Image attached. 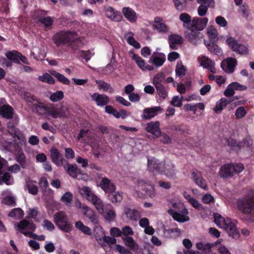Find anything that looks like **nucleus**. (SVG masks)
Returning a JSON list of instances; mask_svg holds the SVG:
<instances>
[{
	"label": "nucleus",
	"instance_id": "680f3d73",
	"mask_svg": "<svg viewBox=\"0 0 254 254\" xmlns=\"http://www.w3.org/2000/svg\"><path fill=\"white\" fill-rule=\"evenodd\" d=\"M186 71L187 68L185 65L181 64L180 66L179 63L177 64L175 69L176 75L182 77L186 74Z\"/></svg>",
	"mask_w": 254,
	"mask_h": 254
},
{
	"label": "nucleus",
	"instance_id": "6e6552de",
	"mask_svg": "<svg viewBox=\"0 0 254 254\" xmlns=\"http://www.w3.org/2000/svg\"><path fill=\"white\" fill-rule=\"evenodd\" d=\"M137 188L144 197L153 198L156 195L154 188L149 184L144 183L143 181L138 183Z\"/></svg>",
	"mask_w": 254,
	"mask_h": 254
},
{
	"label": "nucleus",
	"instance_id": "423d86ee",
	"mask_svg": "<svg viewBox=\"0 0 254 254\" xmlns=\"http://www.w3.org/2000/svg\"><path fill=\"white\" fill-rule=\"evenodd\" d=\"M18 122V121L15 118L13 121H9L7 125V131L13 138L17 139L21 142H24L26 141V139L23 133L15 126Z\"/></svg>",
	"mask_w": 254,
	"mask_h": 254
},
{
	"label": "nucleus",
	"instance_id": "7ed1b4c3",
	"mask_svg": "<svg viewBox=\"0 0 254 254\" xmlns=\"http://www.w3.org/2000/svg\"><path fill=\"white\" fill-rule=\"evenodd\" d=\"M100 186L104 191L108 194V199L113 203L121 202L123 199L122 192L116 191V187L108 178H102Z\"/></svg>",
	"mask_w": 254,
	"mask_h": 254
},
{
	"label": "nucleus",
	"instance_id": "a18cd8bd",
	"mask_svg": "<svg viewBox=\"0 0 254 254\" xmlns=\"http://www.w3.org/2000/svg\"><path fill=\"white\" fill-rule=\"evenodd\" d=\"M24 212L20 208L13 209L9 213L8 216L15 219H20L23 217Z\"/></svg>",
	"mask_w": 254,
	"mask_h": 254
},
{
	"label": "nucleus",
	"instance_id": "f3484780",
	"mask_svg": "<svg viewBox=\"0 0 254 254\" xmlns=\"http://www.w3.org/2000/svg\"><path fill=\"white\" fill-rule=\"evenodd\" d=\"M125 245L132 251L135 254H140L141 252V249L132 237H126L123 239Z\"/></svg>",
	"mask_w": 254,
	"mask_h": 254
},
{
	"label": "nucleus",
	"instance_id": "ea45409f",
	"mask_svg": "<svg viewBox=\"0 0 254 254\" xmlns=\"http://www.w3.org/2000/svg\"><path fill=\"white\" fill-rule=\"evenodd\" d=\"M75 227L79 231L87 235H91L92 234V231L91 229L84 225L83 222L81 221H77L75 224Z\"/></svg>",
	"mask_w": 254,
	"mask_h": 254
},
{
	"label": "nucleus",
	"instance_id": "a211bd4d",
	"mask_svg": "<svg viewBox=\"0 0 254 254\" xmlns=\"http://www.w3.org/2000/svg\"><path fill=\"white\" fill-rule=\"evenodd\" d=\"M167 212L174 220L179 222L184 223L190 220V217L188 216L181 214L173 208L168 209Z\"/></svg>",
	"mask_w": 254,
	"mask_h": 254
},
{
	"label": "nucleus",
	"instance_id": "e433bc0d",
	"mask_svg": "<svg viewBox=\"0 0 254 254\" xmlns=\"http://www.w3.org/2000/svg\"><path fill=\"white\" fill-rule=\"evenodd\" d=\"M205 44L210 52L213 53L218 56H220L222 55V51L215 42H210L207 44L205 43Z\"/></svg>",
	"mask_w": 254,
	"mask_h": 254
},
{
	"label": "nucleus",
	"instance_id": "c85d7f7f",
	"mask_svg": "<svg viewBox=\"0 0 254 254\" xmlns=\"http://www.w3.org/2000/svg\"><path fill=\"white\" fill-rule=\"evenodd\" d=\"M169 43L171 49L177 50L178 46L176 45L182 44L183 38L179 35L172 34L169 36Z\"/></svg>",
	"mask_w": 254,
	"mask_h": 254
},
{
	"label": "nucleus",
	"instance_id": "0e129e2a",
	"mask_svg": "<svg viewBox=\"0 0 254 254\" xmlns=\"http://www.w3.org/2000/svg\"><path fill=\"white\" fill-rule=\"evenodd\" d=\"M122 239L124 238H126V237H130L129 235H132L133 234V232L132 231V228L128 226H126L122 228Z\"/></svg>",
	"mask_w": 254,
	"mask_h": 254
},
{
	"label": "nucleus",
	"instance_id": "1a4fd4ad",
	"mask_svg": "<svg viewBox=\"0 0 254 254\" xmlns=\"http://www.w3.org/2000/svg\"><path fill=\"white\" fill-rule=\"evenodd\" d=\"M66 172L72 178L81 179L83 174L80 169L78 168L76 164H70L66 161V165H64Z\"/></svg>",
	"mask_w": 254,
	"mask_h": 254
},
{
	"label": "nucleus",
	"instance_id": "aec40b11",
	"mask_svg": "<svg viewBox=\"0 0 254 254\" xmlns=\"http://www.w3.org/2000/svg\"><path fill=\"white\" fill-rule=\"evenodd\" d=\"M234 170L231 164H227L221 166L219 174L221 177L224 179L232 177L234 175Z\"/></svg>",
	"mask_w": 254,
	"mask_h": 254
},
{
	"label": "nucleus",
	"instance_id": "2eb2a0df",
	"mask_svg": "<svg viewBox=\"0 0 254 254\" xmlns=\"http://www.w3.org/2000/svg\"><path fill=\"white\" fill-rule=\"evenodd\" d=\"M104 11L106 16L113 21H120L122 19L123 16L121 13L115 10L109 5L104 7Z\"/></svg>",
	"mask_w": 254,
	"mask_h": 254
},
{
	"label": "nucleus",
	"instance_id": "603ef678",
	"mask_svg": "<svg viewBox=\"0 0 254 254\" xmlns=\"http://www.w3.org/2000/svg\"><path fill=\"white\" fill-rule=\"evenodd\" d=\"M214 222L220 228H222L226 222V219L224 218L219 214H214Z\"/></svg>",
	"mask_w": 254,
	"mask_h": 254
},
{
	"label": "nucleus",
	"instance_id": "69168bd1",
	"mask_svg": "<svg viewBox=\"0 0 254 254\" xmlns=\"http://www.w3.org/2000/svg\"><path fill=\"white\" fill-rule=\"evenodd\" d=\"M247 114V111L245 107L241 106L238 108L235 112V116L237 118L241 119Z\"/></svg>",
	"mask_w": 254,
	"mask_h": 254
},
{
	"label": "nucleus",
	"instance_id": "09e8293b",
	"mask_svg": "<svg viewBox=\"0 0 254 254\" xmlns=\"http://www.w3.org/2000/svg\"><path fill=\"white\" fill-rule=\"evenodd\" d=\"M180 19L184 22V26H186V24L188 25V28L191 26L192 20L191 16L187 13H182L180 15Z\"/></svg>",
	"mask_w": 254,
	"mask_h": 254
},
{
	"label": "nucleus",
	"instance_id": "4468645a",
	"mask_svg": "<svg viewBox=\"0 0 254 254\" xmlns=\"http://www.w3.org/2000/svg\"><path fill=\"white\" fill-rule=\"evenodd\" d=\"M190 32L188 33L187 38L190 43L197 45L201 42L203 35L198 30H196L193 28H189Z\"/></svg>",
	"mask_w": 254,
	"mask_h": 254
},
{
	"label": "nucleus",
	"instance_id": "bb28decb",
	"mask_svg": "<svg viewBox=\"0 0 254 254\" xmlns=\"http://www.w3.org/2000/svg\"><path fill=\"white\" fill-rule=\"evenodd\" d=\"M133 59L135 61L138 66L142 70L151 71L154 69L153 66L146 64L145 61L137 55L134 54L133 56Z\"/></svg>",
	"mask_w": 254,
	"mask_h": 254
},
{
	"label": "nucleus",
	"instance_id": "8fccbe9b",
	"mask_svg": "<svg viewBox=\"0 0 254 254\" xmlns=\"http://www.w3.org/2000/svg\"><path fill=\"white\" fill-rule=\"evenodd\" d=\"M53 23V18L49 16H47L39 23L43 25L45 29H50L52 28Z\"/></svg>",
	"mask_w": 254,
	"mask_h": 254
},
{
	"label": "nucleus",
	"instance_id": "79ce46f5",
	"mask_svg": "<svg viewBox=\"0 0 254 254\" xmlns=\"http://www.w3.org/2000/svg\"><path fill=\"white\" fill-rule=\"evenodd\" d=\"M180 231L178 228H164L163 230L164 236L168 238H174L178 235Z\"/></svg>",
	"mask_w": 254,
	"mask_h": 254
},
{
	"label": "nucleus",
	"instance_id": "052dcab7",
	"mask_svg": "<svg viewBox=\"0 0 254 254\" xmlns=\"http://www.w3.org/2000/svg\"><path fill=\"white\" fill-rule=\"evenodd\" d=\"M165 78V74L163 72H159L156 74L153 79V84L154 85L162 84L161 82Z\"/></svg>",
	"mask_w": 254,
	"mask_h": 254
},
{
	"label": "nucleus",
	"instance_id": "864d4df0",
	"mask_svg": "<svg viewBox=\"0 0 254 254\" xmlns=\"http://www.w3.org/2000/svg\"><path fill=\"white\" fill-rule=\"evenodd\" d=\"M213 244L210 243H204L203 242H198L196 244V247L197 249L202 251H210Z\"/></svg>",
	"mask_w": 254,
	"mask_h": 254
},
{
	"label": "nucleus",
	"instance_id": "20e7f679",
	"mask_svg": "<svg viewBox=\"0 0 254 254\" xmlns=\"http://www.w3.org/2000/svg\"><path fill=\"white\" fill-rule=\"evenodd\" d=\"M54 221L56 225L62 231L69 233L71 231L72 225L68 221V219L65 212L59 211L54 215Z\"/></svg>",
	"mask_w": 254,
	"mask_h": 254
},
{
	"label": "nucleus",
	"instance_id": "6e6d98bb",
	"mask_svg": "<svg viewBox=\"0 0 254 254\" xmlns=\"http://www.w3.org/2000/svg\"><path fill=\"white\" fill-rule=\"evenodd\" d=\"M176 8L180 11H183L187 6V0H173Z\"/></svg>",
	"mask_w": 254,
	"mask_h": 254
},
{
	"label": "nucleus",
	"instance_id": "f257e3e1",
	"mask_svg": "<svg viewBox=\"0 0 254 254\" xmlns=\"http://www.w3.org/2000/svg\"><path fill=\"white\" fill-rule=\"evenodd\" d=\"M237 207L243 213L241 218L249 222H254V193L239 198L237 201Z\"/></svg>",
	"mask_w": 254,
	"mask_h": 254
},
{
	"label": "nucleus",
	"instance_id": "37998d69",
	"mask_svg": "<svg viewBox=\"0 0 254 254\" xmlns=\"http://www.w3.org/2000/svg\"><path fill=\"white\" fill-rule=\"evenodd\" d=\"M73 195L69 191L65 192L61 198V201L67 206H70L72 201Z\"/></svg>",
	"mask_w": 254,
	"mask_h": 254
},
{
	"label": "nucleus",
	"instance_id": "b1692460",
	"mask_svg": "<svg viewBox=\"0 0 254 254\" xmlns=\"http://www.w3.org/2000/svg\"><path fill=\"white\" fill-rule=\"evenodd\" d=\"M26 228L31 231H34L36 228V225L32 221H29L26 219L20 221L17 224L16 230L24 231Z\"/></svg>",
	"mask_w": 254,
	"mask_h": 254
},
{
	"label": "nucleus",
	"instance_id": "e2e57ef3",
	"mask_svg": "<svg viewBox=\"0 0 254 254\" xmlns=\"http://www.w3.org/2000/svg\"><path fill=\"white\" fill-rule=\"evenodd\" d=\"M158 95L162 97L165 98L167 96V92H166L164 86L162 84L154 85Z\"/></svg>",
	"mask_w": 254,
	"mask_h": 254
},
{
	"label": "nucleus",
	"instance_id": "72a5a7b5",
	"mask_svg": "<svg viewBox=\"0 0 254 254\" xmlns=\"http://www.w3.org/2000/svg\"><path fill=\"white\" fill-rule=\"evenodd\" d=\"M160 55L159 57L151 56L149 62L152 63L155 65L159 67L162 66L166 61V56L164 54L161 53H157Z\"/></svg>",
	"mask_w": 254,
	"mask_h": 254
},
{
	"label": "nucleus",
	"instance_id": "49530a36",
	"mask_svg": "<svg viewBox=\"0 0 254 254\" xmlns=\"http://www.w3.org/2000/svg\"><path fill=\"white\" fill-rule=\"evenodd\" d=\"M81 194L84 196L88 200L91 201L92 196H95L89 187H83L80 191Z\"/></svg>",
	"mask_w": 254,
	"mask_h": 254
},
{
	"label": "nucleus",
	"instance_id": "393cba45",
	"mask_svg": "<svg viewBox=\"0 0 254 254\" xmlns=\"http://www.w3.org/2000/svg\"><path fill=\"white\" fill-rule=\"evenodd\" d=\"M192 177L196 185L204 190H207L208 187L205 180L202 177L200 172H193Z\"/></svg>",
	"mask_w": 254,
	"mask_h": 254
},
{
	"label": "nucleus",
	"instance_id": "9d476101",
	"mask_svg": "<svg viewBox=\"0 0 254 254\" xmlns=\"http://www.w3.org/2000/svg\"><path fill=\"white\" fill-rule=\"evenodd\" d=\"M237 64V61L236 59L228 58L221 62V67L226 73H232L234 72Z\"/></svg>",
	"mask_w": 254,
	"mask_h": 254
},
{
	"label": "nucleus",
	"instance_id": "c756f323",
	"mask_svg": "<svg viewBox=\"0 0 254 254\" xmlns=\"http://www.w3.org/2000/svg\"><path fill=\"white\" fill-rule=\"evenodd\" d=\"M244 148L250 153L254 152L253 142L250 137H247L239 142V149Z\"/></svg>",
	"mask_w": 254,
	"mask_h": 254
},
{
	"label": "nucleus",
	"instance_id": "7c9ffc66",
	"mask_svg": "<svg viewBox=\"0 0 254 254\" xmlns=\"http://www.w3.org/2000/svg\"><path fill=\"white\" fill-rule=\"evenodd\" d=\"M32 110L34 113L39 115H44L49 112V108L40 101L37 104H33Z\"/></svg>",
	"mask_w": 254,
	"mask_h": 254
},
{
	"label": "nucleus",
	"instance_id": "f8f14e48",
	"mask_svg": "<svg viewBox=\"0 0 254 254\" xmlns=\"http://www.w3.org/2000/svg\"><path fill=\"white\" fill-rule=\"evenodd\" d=\"M208 19L206 17L198 18L197 17H193L192 20L191 26L189 28H193L199 31L203 30L207 25Z\"/></svg>",
	"mask_w": 254,
	"mask_h": 254
},
{
	"label": "nucleus",
	"instance_id": "4be33fe9",
	"mask_svg": "<svg viewBox=\"0 0 254 254\" xmlns=\"http://www.w3.org/2000/svg\"><path fill=\"white\" fill-rule=\"evenodd\" d=\"M0 115L6 119H11L14 115V110L8 104L3 105L0 107Z\"/></svg>",
	"mask_w": 254,
	"mask_h": 254
},
{
	"label": "nucleus",
	"instance_id": "338daca9",
	"mask_svg": "<svg viewBox=\"0 0 254 254\" xmlns=\"http://www.w3.org/2000/svg\"><path fill=\"white\" fill-rule=\"evenodd\" d=\"M40 188L42 189L43 191H46L49 187V183L47 178L45 177H42L39 182Z\"/></svg>",
	"mask_w": 254,
	"mask_h": 254
},
{
	"label": "nucleus",
	"instance_id": "4c0bfd02",
	"mask_svg": "<svg viewBox=\"0 0 254 254\" xmlns=\"http://www.w3.org/2000/svg\"><path fill=\"white\" fill-rule=\"evenodd\" d=\"M95 82L100 90L102 89L105 92H109L111 93L114 92L113 88L109 83L101 80H96Z\"/></svg>",
	"mask_w": 254,
	"mask_h": 254
},
{
	"label": "nucleus",
	"instance_id": "0eeeda50",
	"mask_svg": "<svg viewBox=\"0 0 254 254\" xmlns=\"http://www.w3.org/2000/svg\"><path fill=\"white\" fill-rule=\"evenodd\" d=\"M226 42L231 49L241 55H246L249 52L248 47L245 45L239 44L234 38L229 37Z\"/></svg>",
	"mask_w": 254,
	"mask_h": 254
},
{
	"label": "nucleus",
	"instance_id": "3c124183",
	"mask_svg": "<svg viewBox=\"0 0 254 254\" xmlns=\"http://www.w3.org/2000/svg\"><path fill=\"white\" fill-rule=\"evenodd\" d=\"M64 97V92L61 90H58L51 94L50 99L54 102H57L62 100Z\"/></svg>",
	"mask_w": 254,
	"mask_h": 254
},
{
	"label": "nucleus",
	"instance_id": "dca6fc26",
	"mask_svg": "<svg viewBox=\"0 0 254 254\" xmlns=\"http://www.w3.org/2000/svg\"><path fill=\"white\" fill-rule=\"evenodd\" d=\"M161 110V108L159 106L146 108L143 110L141 118L143 120H150L156 116Z\"/></svg>",
	"mask_w": 254,
	"mask_h": 254
},
{
	"label": "nucleus",
	"instance_id": "13d9d810",
	"mask_svg": "<svg viewBox=\"0 0 254 254\" xmlns=\"http://www.w3.org/2000/svg\"><path fill=\"white\" fill-rule=\"evenodd\" d=\"M104 214L105 219L109 222L113 221L116 217L115 211L113 209L108 210Z\"/></svg>",
	"mask_w": 254,
	"mask_h": 254
},
{
	"label": "nucleus",
	"instance_id": "cd10ccee",
	"mask_svg": "<svg viewBox=\"0 0 254 254\" xmlns=\"http://www.w3.org/2000/svg\"><path fill=\"white\" fill-rule=\"evenodd\" d=\"M162 18L159 17H156L154 18L155 24H153V27L159 32L167 33L168 29L166 25L162 22Z\"/></svg>",
	"mask_w": 254,
	"mask_h": 254
},
{
	"label": "nucleus",
	"instance_id": "c9c22d12",
	"mask_svg": "<svg viewBox=\"0 0 254 254\" xmlns=\"http://www.w3.org/2000/svg\"><path fill=\"white\" fill-rule=\"evenodd\" d=\"M20 52L16 50L8 51L5 53V56L9 61L13 62L16 64H20L19 60Z\"/></svg>",
	"mask_w": 254,
	"mask_h": 254
},
{
	"label": "nucleus",
	"instance_id": "2f4dec72",
	"mask_svg": "<svg viewBox=\"0 0 254 254\" xmlns=\"http://www.w3.org/2000/svg\"><path fill=\"white\" fill-rule=\"evenodd\" d=\"M183 244L186 249L184 250V253L178 252L177 254H201V253L198 251L190 250L192 247V244L190 239H185L183 240Z\"/></svg>",
	"mask_w": 254,
	"mask_h": 254
},
{
	"label": "nucleus",
	"instance_id": "774afa93",
	"mask_svg": "<svg viewBox=\"0 0 254 254\" xmlns=\"http://www.w3.org/2000/svg\"><path fill=\"white\" fill-rule=\"evenodd\" d=\"M93 54H92L89 50L84 51L81 50L80 51V56L84 59L86 62H88L91 58Z\"/></svg>",
	"mask_w": 254,
	"mask_h": 254
},
{
	"label": "nucleus",
	"instance_id": "f03ea898",
	"mask_svg": "<svg viewBox=\"0 0 254 254\" xmlns=\"http://www.w3.org/2000/svg\"><path fill=\"white\" fill-rule=\"evenodd\" d=\"M77 32L69 30H61L53 37L54 43L57 47L68 46L72 47V44L76 42Z\"/></svg>",
	"mask_w": 254,
	"mask_h": 254
},
{
	"label": "nucleus",
	"instance_id": "58836bf2",
	"mask_svg": "<svg viewBox=\"0 0 254 254\" xmlns=\"http://www.w3.org/2000/svg\"><path fill=\"white\" fill-rule=\"evenodd\" d=\"M16 161L20 165L23 169H26L27 165L26 162V157L22 151H19L15 155Z\"/></svg>",
	"mask_w": 254,
	"mask_h": 254
},
{
	"label": "nucleus",
	"instance_id": "5701e85b",
	"mask_svg": "<svg viewBox=\"0 0 254 254\" xmlns=\"http://www.w3.org/2000/svg\"><path fill=\"white\" fill-rule=\"evenodd\" d=\"M125 214L127 217L132 221H136L141 217V212L139 211L130 207L126 208Z\"/></svg>",
	"mask_w": 254,
	"mask_h": 254
},
{
	"label": "nucleus",
	"instance_id": "bf43d9fd",
	"mask_svg": "<svg viewBox=\"0 0 254 254\" xmlns=\"http://www.w3.org/2000/svg\"><path fill=\"white\" fill-rule=\"evenodd\" d=\"M201 65L203 67L207 68V69L209 70L210 72L212 73H215L214 63L212 62L211 60L207 59L206 61L202 62Z\"/></svg>",
	"mask_w": 254,
	"mask_h": 254
},
{
	"label": "nucleus",
	"instance_id": "39448f33",
	"mask_svg": "<svg viewBox=\"0 0 254 254\" xmlns=\"http://www.w3.org/2000/svg\"><path fill=\"white\" fill-rule=\"evenodd\" d=\"M147 170L153 174H162L165 171V163L154 157L147 158Z\"/></svg>",
	"mask_w": 254,
	"mask_h": 254
},
{
	"label": "nucleus",
	"instance_id": "9b49d317",
	"mask_svg": "<svg viewBox=\"0 0 254 254\" xmlns=\"http://www.w3.org/2000/svg\"><path fill=\"white\" fill-rule=\"evenodd\" d=\"M51 158L53 162L57 166L60 167L64 165V162L66 163L63 155L60 152L58 149L52 147L50 150Z\"/></svg>",
	"mask_w": 254,
	"mask_h": 254
},
{
	"label": "nucleus",
	"instance_id": "5fc2aeb1",
	"mask_svg": "<svg viewBox=\"0 0 254 254\" xmlns=\"http://www.w3.org/2000/svg\"><path fill=\"white\" fill-rule=\"evenodd\" d=\"M173 208L177 210L181 214L186 215L189 213L188 209L184 206V205L180 203H174L172 204Z\"/></svg>",
	"mask_w": 254,
	"mask_h": 254
},
{
	"label": "nucleus",
	"instance_id": "473e14b6",
	"mask_svg": "<svg viewBox=\"0 0 254 254\" xmlns=\"http://www.w3.org/2000/svg\"><path fill=\"white\" fill-rule=\"evenodd\" d=\"M90 202L94 205L98 212L102 215L105 213L104 205L101 199L97 195L92 196Z\"/></svg>",
	"mask_w": 254,
	"mask_h": 254
},
{
	"label": "nucleus",
	"instance_id": "a878e982",
	"mask_svg": "<svg viewBox=\"0 0 254 254\" xmlns=\"http://www.w3.org/2000/svg\"><path fill=\"white\" fill-rule=\"evenodd\" d=\"M122 12L124 16L129 22L131 23H134L136 21V14L133 9L129 7H125L122 9Z\"/></svg>",
	"mask_w": 254,
	"mask_h": 254
},
{
	"label": "nucleus",
	"instance_id": "412c9836",
	"mask_svg": "<svg viewBox=\"0 0 254 254\" xmlns=\"http://www.w3.org/2000/svg\"><path fill=\"white\" fill-rule=\"evenodd\" d=\"M91 96L92 99L96 102L97 105L98 106L106 105L109 102V98L105 94L94 93Z\"/></svg>",
	"mask_w": 254,
	"mask_h": 254
},
{
	"label": "nucleus",
	"instance_id": "4d7b16f0",
	"mask_svg": "<svg viewBox=\"0 0 254 254\" xmlns=\"http://www.w3.org/2000/svg\"><path fill=\"white\" fill-rule=\"evenodd\" d=\"M26 187L28 192L33 195H35L38 193V189L36 185L33 184L32 182L28 181L26 182Z\"/></svg>",
	"mask_w": 254,
	"mask_h": 254
},
{
	"label": "nucleus",
	"instance_id": "f704fd0d",
	"mask_svg": "<svg viewBox=\"0 0 254 254\" xmlns=\"http://www.w3.org/2000/svg\"><path fill=\"white\" fill-rule=\"evenodd\" d=\"M231 102H232V101L230 99H227L225 98H221L219 101L217 102L216 106L214 108V111L217 114L220 113L222 110Z\"/></svg>",
	"mask_w": 254,
	"mask_h": 254
},
{
	"label": "nucleus",
	"instance_id": "de8ad7c7",
	"mask_svg": "<svg viewBox=\"0 0 254 254\" xmlns=\"http://www.w3.org/2000/svg\"><path fill=\"white\" fill-rule=\"evenodd\" d=\"M39 80L48 83L50 84H54L55 80L53 77L48 73H45L42 75L38 77Z\"/></svg>",
	"mask_w": 254,
	"mask_h": 254
},
{
	"label": "nucleus",
	"instance_id": "ddd939ff",
	"mask_svg": "<svg viewBox=\"0 0 254 254\" xmlns=\"http://www.w3.org/2000/svg\"><path fill=\"white\" fill-rule=\"evenodd\" d=\"M229 234V235L236 239L239 237V233L236 228L235 224L230 218H226V222L222 228Z\"/></svg>",
	"mask_w": 254,
	"mask_h": 254
},
{
	"label": "nucleus",
	"instance_id": "c03bdc74",
	"mask_svg": "<svg viewBox=\"0 0 254 254\" xmlns=\"http://www.w3.org/2000/svg\"><path fill=\"white\" fill-rule=\"evenodd\" d=\"M47 11L39 9L36 10L35 11L33 15L34 19L36 21V23L38 24L44 18L47 16Z\"/></svg>",
	"mask_w": 254,
	"mask_h": 254
},
{
	"label": "nucleus",
	"instance_id": "a19ab883",
	"mask_svg": "<svg viewBox=\"0 0 254 254\" xmlns=\"http://www.w3.org/2000/svg\"><path fill=\"white\" fill-rule=\"evenodd\" d=\"M50 73L51 75L56 77L58 81L63 84L65 85H69L70 84V80L63 74H61L55 70H52Z\"/></svg>",
	"mask_w": 254,
	"mask_h": 254
},
{
	"label": "nucleus",
	"instance_id": "6ab92c4d",
	"mask_svg": "<svg viewBox=\"0 0 254 254\" xmlns=\"http://www.w3.org/2000/svg\"><path fill=\"white\" fill-rule=\"evenodd\" d=\"M145 129L147 132L151 133L157 137L161 134L160 129V123L158 121L151 122L147 123Z\"/></svg>",
	"mask_w": 254,
	"mask_h": 254
}]
</instances>
